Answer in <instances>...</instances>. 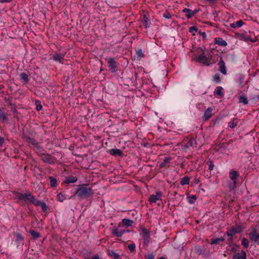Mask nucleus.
<instances>
[{
  "instance_id": "obj_59",
  "label": "nucleus",
  "mask_w": 259,
  "mask_h": 259,
  "mask_svg": "<svg viewBox=\"0 0 259 259\" xmlns=\"http://www.w3.org/2000/svg\"><path fill=\"white\" fill-rule=\"evenodd\" d=\"M119 259H121V258H120V257H119Z\"/></svg>"
},
{
  "instance_id": "obj_5",
  "label": "nucleus",
  "mask_w": 259,
  "mask_h": 259,
  "mask_svg": "<svg viewBox=\"0 0 259 259\" xmlns=\"http://www.w3.org/2000/svg\"><path fill=\"white\" fill-rule=\"evenodd\" d=\"M107 61L108 67L109 68V70L111 73H114L116 72V63L115 59L113 58H110L106 59Z\"/></svg>"
},
{
  "instance_id": "obj_28",
  "label": "nucleus",
  "mask_w": 259,
  "mask_h": 259,
  "mask_svg": "<svg viewBox=\"0 0 259 259\" xmlns=\"http://www.w3.org/2000/svg\"><path fill=\"white\" fill-rule=\"evenodd\" d=\"M108 254L110 256L112 257L113 259H119V257H120V255L118 253L111 250H108Z\"/></svg>"
},
{
  "instance_id": "obj_50",
  "label": "nucleus",
  "mask_w": 259,
  "mask_h": 259,
  "mask_svg": "<svg viewBox=\"0 0 259 259\" xmlns=\"http://www.w3.org/2000/svg\"><path fill=\"white\" fill-rule=\"evenodd\" d=\"M11 110L13 113H15L17 111L15 106L12 107Z\"/></svg>"
},
{
  "instance_id": "obj_56",
  "label": "nucleus",
  "mask_w": 259,
  "mask_h": 259,
  "mask_svg": "<svg viewBox=\"0 0 259 259\" xmlns=\"http://www.w3.org/2000/svg\"><path fill=\"white\" fill-rule=\"evenodd\" d=\"M213 166H214V165H212V164H211V170L213 169Z\"/></svg>"
},
{
  "instance_id": "obj_22",
  "label": "nucleus",
  "mask_w": 259,
  "mask_h": 259,
  "mask_svg": "<svg viewBox=\"0 0 259 259\" xmlns=\"http://www.w3.org/2000/svg\"><path fill=\"white\" fill-rule=\"evenodd\" d=\"M77 180V179L76 177L69 176L66 178V180L64 181V182L66 184L74 183L76 182Z\"/></svg>"
},
{
  "instance_id": "obj_27",
  "label": "nucleus",
  "mask_w": 259,
  "mask_h": 259,
  "mask_svg": "<svg viewBox=\"0 0 259 259\" xmlns=\"http://www.w3.org/2000/svg\"><path fill=\"white\" fill-rule=\"evenodd\" d=\"M243 24H244V23H243V21L241 20H240L235 23H231L230 24V26L233 28H239V27H241Z\"/></svg>"
},
{
  "instance_id": "obj_8",
  "label": "nucleus",
  "mask_w": 259,
  "mask_h": 259,
  "mask_svg": "<svg viewBox=\"0 0 259 259\" xmlns=\"http://www.w3.org/2000/svg\"><path fill=\"white\" fill-rule=\"evenodd\" d=\"M8 110L5 108H0V120L3 121L8 120Z\"/></svg>"
},
{
  "instance_id": "obj_48",
  "label": "nucleus",
  "mask_w": 259,
  "mask_h": 259,
  "mask_svg": "<svg viewBox=\"0 0 259 259\" xmlns=\"http://www.w3.org/2000/svg\"><path fill=\"white\" fill-rule=\"evenodd\" d=\"M41 108H42V106L41 105H37V106H36V110L37 111L40 110L41 109Z\"/></svg>"
},
{
  "instance_id": "obj_3",
  "label": "nucleus",
  "mask_w": 259,
  "mask_h": 259,
  "mask_svg": "<svg viewBox=\"0 0 259 259\" xmlns=\"http://www.w3.org/2000/svg\"><path fill=\"white\" fill-rule=\"evenodd\" d=\"M93 193L92 189L84 185L80 186L76 192V194L77 196L81 199L88 198L92 195Z\"/></svg>"
},
{
  "instance_id": "obj_19",
  "label": "nucleus",
  "mask_w": 259,
  "mask_h": 259,
  "mask_svg": "<svg viewBox=\"0 0 259 259\" xmlns=\"http://www.w3.org/2000/svg\"><path fill=\"white\" fill-rule=\"evenodd\" d=\"M126 232H128V231H126L125 230L119 231L117 229H114L113 230L112 233L113 235H115L116 236L120 237Z\"/></svg>"
},
{
  "instance_id": "obj_16",
  "label": "nucleus",
  "mask_w": 259,
  "mask_h": 259,
  "mask_svg": "<svg viewBox=\"0 0 259 259\" xmlns=\"http://www.w3.org/2000/svg\"><path fill=\"white\" fill-rule=\"evenodd\" d=\"M182 12L185 13V15L187 18H190L192 17H193L194 14L195 12L190 9L185 8L182 10Z\"/></svg>"
},
{
  "instance_id": "obj_24",
  "label": "nucleus",
  "mask_w": 259,
  "mask_h": 259,
  "mask_svg": "<svg viewBox=\"0 0 259 259\" xmlns=\"http://www.w3.org/2000/svg\"><path fill=\"white\" fill-rule=\"evenodd\" d=\"M41 159L46 163H52L53 162L52 158L49 155H43L41 157Z\"/></svg>"
},
{
  "instance_id": "obj_29",
  "label": "nucleus",
  "mask_w": 259,
  "mask_h": 259,
  "mask_svg": "<svg viewBox=\"0 0 259 259\" xmlns=\"http://www.w3.org/2000/svg\"><path fill=\"white\" fill-rule=\"evenodd\" d=\"M222 90L223 88L222 87H218L214 92V95H217L220 97H222L224 96Z\"/></svg>"
},
{
  "instance_id": "obj_35",
  "label": "nucleus",
  "mask_w": 259,
  "mask_h": 259,
  "mask_svg": "<svg viewBox=\"0 0 259 259\" xmlns=\"http://www.w3.org/2000/svg\"><path fill=\"white\" fill-rule=\"evenodd\" d=\"M239 102L243 103L244 105H246L248 104V100L244 96L241 95L239 97Z\"/></svg>"
},
{
  "instance_id": "obj_44",
  "label": "nucleus",
  "mask_w": 259,
  "mask_h": 259,
  "mask_svg": "<svg viewBox=\"0 0 259 259\" xmlns=\"http://www.w3.org/2000/svg\"><path fill=\"white\" fill-rule=\"evenodd\" d=\"M137 55H138V57H139L140 58H141V57H143L144 56V55L143 54V52H142V49H139L137 51Z\"/></svg>"
},
{
  "instance_id": "obj_32",
  "label": "nucleus",
  "mask_w": 259,
  "mask_h": 259,
  "mask_svg": "<svg viewBox=\"0 0 259 259\" xmlns=\"http://www.w3.org/2000/svg\"><path fill=\"white\" fill-rule=\"evenodd\" d=\"M210 117V107H208L205 111L203 117L204 120H207Z\"/></svg>"
},
{
  "instance_id": "obj_31",
  "label": "nucleus",
  "mask_w": 259,
  "mask_h": 259,
  "mask_svg": "<svg viewBox=\"0 0 259 259\" xmlns=\"http://www.w3.org/2000/svg\"><path fill=\"white\" fill-rule=\"evenodd\" d=\"M238 121L236 118H233L232 121L228 123V126L231 128H234L237 125Z\"/></svg>"
},
{
  "instance_id": "obj_12",
  "label": "nucleus",
  "mask_w": 259,
  "mask_h": 259,
  "mask_svg": "<svg viewBox=\"0 0 259 259\" xmlns=\"http://www.w3.org/2000/svg\"><path fill=\"white\" fill-rule=\"evenodd\" d=\"M249 238L254 242L259 241V234L256 231H252L249 234Z\"/></svg>"
},
{
  "instance_id": "obj_33",
  "label": "nucleus",
  "mask_w": 259,
  "mask_h": 259,
  "mask_svg": "<svg viewBox=\"0 0 259 259\" xmlns=\"http://www.w3.org/2000/svg\"><path fill=\"white\" fill-rule=\"evenodd\" d=\"M29 233H30L31 236L33 237V238L35 239L39 238L40 236L39 233H38L37 232H36L34 230H30L29 231Z\"/></svg>"
},
{
  "instance_id": "obj_38",
  "label": "nucleus",
  "mask_w": 259,
  "mask_h": 259,
  "mask_svg": "<svg viewBox=\"0 0 259 259\" xmlns=\"http://www.w3.org/2000/svg\"><path fill=\"white\" fill-rule=\"evenodd\" d=\"M224 241L223 238H218L215 239H211V244H217L220 242H222Z\"/></svg>"
},
{
  "instance_id": "obj_25",
  "label": "nucleus",
  "mask_w": 259,
  "mask_h": 259,
  "mask_svg": "<svg viewBox=\"0 0 259 259\" xmlns=\"http://www.w3.org/2000/svg\"><path fill=\"white\" fill-rule=\"evenodd\" d=\"M20 79L22 80V82L24 83H28L29 81L28 76L25 72H22L20 74Z\"/></svg>"
},
{
  "instance_id": "obj_45",
  "label": "nucleus",
  "mask_w": 259,
  "mask_h": 259,
  "mask_svg": "<svg viewBox=\"0 0 259 259\" xmlns=\"http://www.w3.org/2000/svg\"><path fill=\"white\" fill-rule=\"evenodd\" d=\"M197 29L195 26H192L189 28V32L191 33H193L197 32Z\"/></svg>"
},
{
  "instance_id": "obj_52",
  "label": "nucleus",
  "mask_w": 259,
  "mask_h": 259,
  "mask_svg": "<svg viewBox=\"0 0 259 259\" xmlns=\"http://www.w3.org/2000/svg\"><path fill=\"white\" fill-rule=\"evenodd\" d=\"M201 34L203 38H205L206 35V34H205V33L204 32H201Z\"/></svg>"
},
{
  "instance_id": "obj_51",
  "label": "nucleus",
  "mask_w": 259,
  "mask_h": 259,
  "mask_svg": "<svg viewBox=\"0 0 259 259\" xmlns=\"http://www.w3.org/2000/svg\"><path fill=\"white\" fill-rule=\"evenodd\" d=\"M92 259H101V258L99 257V255H94V256L92 257Z\"/></svg>"
},
{
  "instance_id": "obj_39",
  "label": "nucleus",
  "mask_w": 259,
  "mask_h": 259,
  "mask_svg": "<svg viewBox=\"0 0 259 259\" xmlns=\"http://www.w3.org/2000/svg\"><path fill=\"white\" fill-rule=\"evenodd\" d=\"M128 248L131 251V252L134 251L136 248V244L134 243H131L128 245Z\"/></svg>"
},
{
  "instance_id": "obj_47",
  "label": "nucleus",
  "mask_w": 259,
  "mask_h": 259,
  "mask_svg": "<svg viewBox=\"0 0 259 259\" xmlns=\"http://www.w3.org/2000/svg\"><path fill=\"white\" fill-rule=\"evenodd\" d=\"M4 142V139L3 138L0 137V148H1L2 147Z\"/></svg>"
},
{
  "instance_id": "obj_58",
  "label": "nucleus",
  "mask_w": 259,
  "mask_h": 259,
  "mask_svg": "<svg viewBox=\"0 0 259 259\" xmlns=\"http://www.w3.org/2000/svg\"><path fill=\"white\" fill-rule=\"evenodd\" d=\"M239 79L240 80H241L243 79V78L242 77H240Z\"/></svg>"
},
{
  "instance_id": "obj_10",
  "label": "nucleus",
  "mask_w": 259,
  "mask_h": 259,
  "mask_svg": "<svg viewBox=\"0 0 259 259\" xmlns=\"http://www.w3.org/2000/svg\"><path fill=\"white\" fill-rule=\"evenodd\" d=\"M237 35L241 39L245 40L246 41H250L251 42H254L255 41V40L251 38L250 36L245 33H238Z\"/></svg>"
},
{
  "instance_id": "obj_49",
  "label": "nucleus",
  "mask_w": 259,
  "mask_h": 259,
  "mask_svg": "<svg viewBox=\"0 0 259 259\" xmlns=\"http://www.w3.org/2000/svg\"><path fill=\"white\" fill-rule=\"evenodd\" d=\"M11 0H0V3H4L10 2Z\"/></svg>"
},
{
  "instance_id": "obj_36",
  "label": "nucleus",
  "mask_w": 259,
  "mask_h": 259,
  "mask_svg": "<svg viewBox=\"0 0 259 259\" xmlns=\"http://www.w3.org/2000/svg\"><path fill=\"white\" fill-rule=\"evenodd\" d=\"M57 199L60 202H62L64 200H65L66 199V197L61 193H59L57 194Z\"/></svg>"
},
{
  "instance_id": "obj_9",
  "label": "nucleus",
  "mask_w": 259,
  "mask_h": 259,
  "mask_svg": "<svg viewBox=\"0 0 259 259\" xmlns=\"http://www.w3.org/2000/svg\"><path fill=\"white\" fill-rule=\"evenodd\" d=\"M64 56V53H55L53 55L52 58L56 62H62Z\"/></svg>"
},
{
  "instance_id": "obj_13",
  "label": "nucleus",
  "mask_w": 259,
  "mask_h": 259,
  "mask_svg": "<svg viewBox=\"0 0 259 259\" xmlns=\"http://www.w3.org/2000/svg\"><path fill=\"white\" fill-rule=\"evenodd\" d=\"M233 259H246V253L242 250L241 252L237 253L233 256Z\"/></svg>"
},
{
  "instance_id": "obj_11",
  "label": "nucleus",
  "mask_w": 259,
  "mask_h": 259,
  "mask_svg": "<svg viewBox=\"0 0 259 259\" xmlns=\"http://www.w3.org/2000/svg\"><path fill=\"white\" fill-rule=\"evenodd\" d=\"M219 70L224 75L227 74L225 63L223 59H221L219 63Z\"/></svg>"
},
{
  "instance_id": "obj_2",
  "label": "nucleus",
  "mask_w": 259,
  "mask_h": 259,
  "mask_svg": "<svg viewBox=\"0 0 259 259\" xmlns=\"http://www.w3.org/2000/svg\"><path fill=\"white\" fill-rule=\"evenodd\" d=\"M197 54L194 55L196 61L199 63L208 66L210 62L209 52L199 48L197 49Z\"/></svg>"
},
{
  "instance_id": "obj_46",
  "label": "nucleus",
  "mask_w": 259,
  "mask_h": 259,
  "mask_svg": "<svg viewBox=\"0 0 259 259\" xmlns=\"http://www.w3.org/2000/svg\"><path fill=\"white\" fill-rule=\"evenodd\" d=\"M147 259H154L155 256L153 253L148 254L147 256Z\"/></svg>"
},
{
  "instance_id": "obj_7",
  "label": "nucleus",
  "mask_w": 259,
  "mask_h": 259,
  "mask_svg": "<svg viewBox=\"0 0 259 259\" xmlns=\"http://www.w3.org/2000/svg\"><path fill=\"white\" fill-rule=\"evenodd\" d=\"M141 231L142 233L141 234L143 238L144 243L146 245H148L150 240V232L148 230L145 228H142Z\"/></svg>"
},
{
  "instance_id": "obj_43",
  "label": "nucleus",
  "mask_w": 259,
  "mask_h": 259,
  "mask_svg": "<svg viewBox=\"0 0 259 259\" xmlns=\"http://www.w3.org/2000/svg\"><path fill=\"white\" fill-rule=\"evenodd\" d=\"M162 16L164 18L168 19H170L171 17V14L167 12L164 13Z\"/></svg>"
},
{
  "instance_id": "obj_26",
  "label": "nucleus",
  "mask_w": 259,
  "mask_h": 259,
  "mask_svg": "<svg viewBox=\"0 0 259 259\" xmlns=\"http://www.w3.org/2000/svg\"><path fill=\"white\" fill-rule=\"evenodd\" d=\"M122 223L123 225L126 227L131 226L134 223V221L129 219H123L122 220Z\"/></svg>"
},
{
  "instance_id": "obj_40",
  "label": "nucleus",
  "mask_w": 259,
  "mask_h": 259,
  "mask_svg": "<svg viewBox=\"0 0 259 259\" xmlns=\"http://www.w3.org/2000/svg\"><path fill=\"white\" fill-rule=\"evenodd\" d=\"M213 80L215 81L217 83H220L221 82V79L220 78V74H215L213 77Z\"/></svg>"
},
{
  "instance_id": "obj_30",
  "label": "nucleus",
  "mask_w": 259,
  "mask_h": 259,
  "mask_svg": "<svg viewBox=\"0 0 259 259\" xmlns=\"http://www.w3.org/2000/svg\"><path fill=\"white\" fill-rule=\"evenodd\" d=\"M50 182V185L52 187H56L57 186V181L56 178L52 176L49 177Z\"/></svg>"
},
{
  "instance_id": "obj_23",
  "label": "nucleus",
  "mask_w": 259,
  "mask_h": 259,
  "mask_svg": "<svg viewBox=\"0 0 259 259\" xmlns=\"http://www.w3.org/2000/svg\"><path fill=\"white\" fill-rule=\"evenodd\" d=\"M171 159L170 157H166L164 159L163 162H162L159 164V167L160 168L165 167L166 166L167 164L169 162L170 160Z\"/></svg>"
},
{
  "instance_id": "obj_53",
  "label": "nucleus",
  "mask_w": 259,
  "mask_h": 259,
  "mask_svg": "<svg viewBox=\"0 0 259 259\" xmlns=\"http://www.w3.org/2000/svg\"><path fill=\"white\" fill-rule=\"evenodd\" d=\"M213 15L214 16V17H216L217 16V13H213Z\"/></svg>"
},
{
  "instance_id": "obj_37",
  "label": "nucleus",
  "mask_w": 259,
  "mask_h": 259,
  "mask_svg": "<svg viewBox=\"0 0 259 259\" xmlns=\"http://www.w3.org/2000/svg\"><path fill=\"white\" fill-rule=\"evenodd\" d=\"M241 244L245 248H247L249 246V242L246 238H243L241 240Z\"/></svg>"
},
{
  "instance_id": "obj_41",
  "label": "nucleus",
  "mask_w": 259,
  "mask_h": 259,
  "mask_svg": "<svg viewBox=\"0 0 259 259\" xmlns=\"http://www.w3.org/2000/svg\"><path fill=\"white\" fill-rule=\"evenodd\" d=\"M196 200V196L195 195H192L189 198V202L191 204H193Z\"/></svg>"
},
{
  "instance_id": "obj_4",
  "label": "nucleus",
  "mask_w": 259,
  "mask_h": 259,
  "mask_svg": "<svg viewBox=\"0 0 259 259\" xmlns=\"http://www.w3.org/2000/svg\"><path fill=\"white\" fill-rule=\"evenodd\" d=\"M242 231V228L239 225H236L235 227L228 228L227 232V234L228 236L230 237L228 239V241L230 242L232 241L233 240L232 237L236 234L240 233Z\"/></svg>"
},
{
  "instance_id": "obj_15",
  "label": "nucleus",
  "mask_w": 259,
  "mask_h": 259,
  "mask_svg": "<svg viewBox=\"0 0 259 259\" xmlns=\"http://www.w3.org/2000/svg\"><path fill=\"white\" fill-rule=\"evenodd\" d=\"M109 153L113 156H121L122 155V152L119 149H111L109 150Z\"/></svg>"
},
{
  "instance_id": "obj_17",
  "label": "nucleus",
  "mask_w": 259,
  "mask_h": 259,
  "mask_svg": "<svg viewBox=\"0 0 259 259\" xmlns=\"http://www.w3.org/2000/svg\"><path fill=\"white\" fill-rule=\"evenodd\" d=\"M214 42L222 47H226L227 45L226 41L220 37L215 38L214 39Z\"/></svg>"
},
{
  "instance_id": "obj_34",
  "label": "nucleus",
  "mask_w": 259,
  "mask_h": 259,
  "mask_svg": "<svg viewBox=\"0 0 259 259\" xmlns=\"http://www.w3.org/2000/svg\"><path fill=\"white\" fill-rule=\"evenodd\" d=\"M189 180L190 178L188 177H185L181 179L180 181V184L182 186L188 184L189 183Z\"/></svg>"
},
{
  "instance_id": "obj_21",
  "label": "nucleus",
  "mask_w": 259,
  "mask_h": 259,
  "mask_svg": "<svg viewBox=\"0 0 259 259\" xmlns=\"http://www.w3.org/2000/svg\"><path fill=\"white\" fill-rule=\"evenodd\" d=\"M35 206H40L42 211L44 212H46L47 210V205L45 202H40L37 199H36L35 203L34 204Z\"/></svg>"
},
{
  "instance_id": "obj_14",
  "label": "nucleus",
  "mask_w": 259,
  "mask_h": 259,
  "mask_svg": "<svg viewBox=\"0 0 259 259\" xmlns=\"http://www.w3.org/2000/svg\"><path fill=\"white\" fill-rule=\"evenodd\" d=\"M229 176L230 179L233 181V185L235 186L236 184V179L238 177V174L237 171L233 170L230 172Z\"/></svg>"
},
{
  "instance_id": "obj_6",
  "label": "nucleus",
  "mask_w": 259,
  "mask_h": 259,
  "mask_svg": "<svg viewBox=\"0 0 259 259\" xmlns=\"http://www.w3.org/2000/svg\"><path fill=\"white\" fill-rule=\"evenodd\" d=\"M162 193L160 191H158L156 192L155 194H153L150 195L149 201V202L152 204L154 203H156L158 201L161 200V197H162Z\"/></svg>"
},
{
  "instance_id": "obj_57",
  "label": "nucleus",
  "mask_w": 259,
  "mask_h": 259,
  "mask_svg": "<svg viewBox=\"0 0 259 259\" xmlns=\"http://www.w3.org/2000/svg\"><path fill=\"white\" fill-rule=\"evenodd\" d=\"M257 99L259 100V95H258L256 97Z\"/></svg>"
},
{
  "instance_id": "obj_20",
  "label": "nucleus",
  "mask_w": 259,
  "mask_h": 259,
  "mask_svg": "<svg viewBox=\"0 0 259 259\" xmlns=\"http://www.w3.org/2000/svg\"><path fill=\"white\" fill-rule=\"evenodd\" d=\"M196 146V141L194 139L190 138L187 144L184 146L185 148H188L189 147H194Z\"/></svg>"
},
{
  "instance_id": "obj_54",
  "label": "nucleus",
  "mask_w": 259,
  "mask_h": 259,
  "mask_svg": "<svg viewBox=\"0 0 259 259\" xmlns=\"http://www.w3.org/2000/svg\"><path fill=\"white\" fill-rule=\"evenodd\" d=\"M159 259H165V258L164 256H161Z\"/></svg>"
},
{
  "instance_id": "obj_42",
  "label": "nucleus",
  "mask_w": 259,
  "mask_h": 259,
  "mask_svg": "<svg viewBox=\"0 0 259 259\" xmlns=\"http://www.w3.org/2000/svg\"><path fill=\"white\" fill-rule=\"evenodd\" d=\"M143 21H144L145 25L146 28H148L149 27V25L148 24V19L146 16V15H144L143 17Z\"/></svg>"
},
{
  "instance_id": "obj_1",
  "label": "nucleus",
  "mask_w": 259,
  "mask_h": 259,
  "mask_svg": "<svg viewBox=\"0 0 259 259\" xmlns=\"http://www.w3.org/2000/svg\"><path fill=\"white\" fill-rule=\"evenodd\" d=\"M15 196V198L18 200L19 203L24 202L27 205L31 204L34 205L37 199L31 193L27 191L23 193L16 192Z\"/></svg>"
},
{
  "instance_id": "obj_18",
  "label": "nucleus",
  "mask_w": 259,
  "mask_h": 259,
  "mask_svg": "<svg viewBox=\"0 0 259 259\" xmlns=\"http://www.w3.org/2000/svg\"><path fill=\"white\" fill-rule=\"evenodd\" d=\"M16 238V242L18 243H23L24 241V237L19 233L15 232L14 233Z\"/></svg>"
},
{
  "instance_id": "obj_55",
  "label": "nucleus",
  "mask_w": 259,
  "mask_h": 259,
  "mask_svg": "<svg viewBox=\"0 0 259 259\" xmlns=\"http://www.w3.org/2000/svg\"><path fill=\"white\" fill-rule=\"evenodd\" d=\"M208 169H210V164H208Z\"/></svg>"
}]
</instances>
